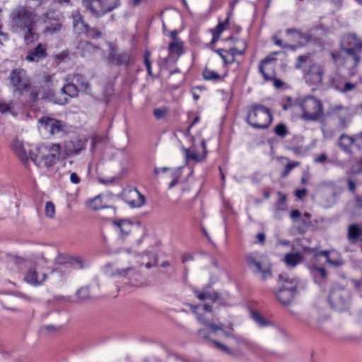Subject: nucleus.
I'll list each match as a JSON object with an SVG mask.
<instances>
[{
	"label": "nucleus",
	"instance_id": "1",
	"mask_svg": "<svg viewBox=\"0 0 362 362\" xmlns=\"http://www.w3.org/2000/svg\"><path fill=\"white\" fill-rule=\"evenodd\" d=\"M35 17L32 9L23 6L16 7L11 11L10 22L11 30L14 33L21 34L26 44L37 39L35 30Z\"/></svg>",
	"mask_w": 362,
	"mask_h": 362
},
{
	"label": "nucleus",
	"instance_id": "2",
	"mask_svg": "<svg viewBox=\"0 0 362 362\" xmlns=\"http://www.w3.org/2000/svg\"><path fill=\"white\" fill-rule=\"evenodd\" d=\"M36 155L32 157L33 163L40 168H49L59 160L61 146L57 144H42L36 148Z\"/></svg>",
	"mask_w": 362,
	"mask_h": 362
},
{
	"label": "nucleus",
	"instance_id": "3",
	"mask_svg": "<svg viewBox=\"0 0 362 362\" xmlns=\"http://www.w3.org/2000/svg\"><path fill=\"white\" fill-rule=\"evenodd\" d=\"M247 122L255 129H266L272 121V114L268 108L260 104H254L248 110Z\"/></svg>",
	"mask_w": 362,
	"mask_h": 362
},
{
	"label": "nucleus",
	"instance_id": "4",
	"mask_svg": "<svg viewBox=\"0 0 362 362\" xmlns=\"http://www.w3.org/2000/svg\"><path fill=\"white\" fill-rule=\"evenodd\" d=\"M245 261L249 269L262 280L272 277L271 266L265 262V257L262 253L250 252L246 255Z\"/></svg>",
	"mask_w": 362,
	"mask_h": 362
},
{
	"label": "nucleus",
	"instance_id": "5",
	"mask_svg": "<svg viewBox=\"0 0 362 362\" xmlns=\"http://www.w3.org/2000/svg\"><path fill=\"white\" fill-rule=\"evenodd\" d=\"M86 11L95 18H101L120 5V0H81Z\"/></svg>",
	"mask_w": 362,
	"mask_h": 362
},
{
	"label": "nucleus",
	"instance_id": "6",
	"mask_svg": "<svg viewBox=\"0 0 362 362\" xmlns=\"http://www.w3.org/2000/svg\"><path fill=\"white\" fill-rule=\"evenodd\" d=\"M279 280L283 284L276 292V296L280 303L284 305L290 303L294 298L299 280L296 278H291L286 273L279 275Z\"/></svg>",
	"mask_w": 362,
	"mask_h": 362
},
{
	"label": "nucleus",
	"instance_id": "7",
	"mask_svg": "<svg viewBox=\"0 0 362 362\" xmlns=\"http://www.w3.org/2000/svg\"><path fill=\"white\" fill-rule=\"evenodd\" d=\"M38 128L41 131H45L49 135L60 138L67 133V127L62 120L57 118L43 116L38 119Z\"/></svg>",
	"mask_w": 362,
	"mask_h": 362
},
{
	"label": "nucleus",
	"instance_id": "8",
	"mask_svg": "<svg viewBox=\"0 0 362 362\" xmlns=\"http://www.w3.org/2000/svg\"><path fill=\"white\" fill-rule=\"evenodd\" d=\"M191 309L197 316V320L202 324L209 327L213 332L216 333L218 331H222L223 335L226 337H234L232 331H226L221 328V327L215 325L208 321L207 315L212 312V306L209 305H192Z\"/></svg>",
	"mask_w": 362,
	"mask_h": 362
},
{
	"label": "nucleus",
	"instance_id": "9",
	"mask_svg": "<svg viewBox=\"0 0 362 362\" xmlns=\"http://www.w3.org/2000/svg\"><path fill=\"white\" fill-rule=\"evenodd\" d=\"M350 293L344 287L333 285L328 298L330 306L337 310L346 309L350 301Z\"/></svg>",
	"mask_w": 362,
	"mask_h": 362
},
{
	"label": "nucleus",
	"instance_id": "10",
	"mask_svg": "<svg viewBox=\"0 0 362 362\" xmlns=\"http://www.w3.org/2000/svg\"><path fill=\"white\" fill-rule=\"evenodd\" d=\"M300 106L303 111L302 117L306 121H315L322 114V105L314 97L305 98Z\"/></svg>",
	"mask_w": 362,
	"mask_h": 362
},
{
	"label": "nucleus",
	"instance_id": "11",
	"mask_svg": "<svg viewBox=\"0 0 362 362\" xmlns=\"http://www.w3.org/2000/svg\"><path fill=\"white\" fill-rule=\"evenodd\" d=\"M309 253L313 254L312 259L308 264H316L322 266L325 262L329 263L334 267H339L343 264L341 258H332L330 251L323 250L317 252L315 249H308Z\"/></svg>",
	"mask_w": 362,
	"mask_h": 362
},
{
	"label": "nucleus",
	"instance_id": "12",
	"mask_svg": "<svg viewBox=\"0 0 362 362\" xmlns=\"http://www.w3.org/2000/svg\"><path fill=\"white\" fill-rule=\"evenodd\" d=\"M190 141L192 142V146L190 148L182 147V151L183 152L184 156L187 161L188 160H194L196 162H202L203 161L206 156V141L202 139L201 141L202 149V151H198L196 148L194 144V138L190 137Z\"/></svg>",
	"mask_w": 362,
	"mask_h": 362
},
{
	"label": "nucleus",
	"instance_id": "13",
	"mask_svg": "<svg viewBox=\"0 0 362 362\" xmlns=\"http://www.w3.org/2000/svg\"><path fill=\"white\" fill-rule=\"evenodd\" d=\"M346 41L349 47L343 46L341 50L349 56L352 57L354 64L357 65L361 61L358 54L362 51V40L357 38L355 35H351L346 37Z\"/></svg>",
	"mask_w": 362,
	"mask_h": 362
},
{
	"label": "nucleus",
	"instance_id": "14",
	"mask_svg": "<svg viewBox=\"0 0 362 362\" xmlns=\"http://www.w3.org/2000/svg\"><path fill=\"white\" fill-rule=\"evenodd\" d=\"M9 80L15 90L21 92L29 86V80L26 71L23 69L13 70L9 75Z\"/></svg>",
	"mask_w": 362,
	"mask_h": 362
},
{
	"label": "nucleus",
	"instance_id": "15",
	"mask_svg": "<svg viewBox=\"0 0 362 362\" xmlns=\"http://www.w3.org/2000/svg\"><path fill=\"white\" fill-rule=\"evenodd\" d=\"M13 149L18 157L23 162L26 163L29 160H32V157H35V153H33L30 146L28 144H23L22 141L16 140L13 144Z\"/></svg>",
	"mask_w": 362,
	"mask_h": 362
},
{
	"label": "nucleus",
	"instance_id": "16",
	"mask_svg": "<svg viewBox=\"0 0 362 362\" xmlns=\"http://www.w3.org/2000/svg\"><path fill=\"white\" fill-rule=\"evenodd\" d=\"M44 82L45 86L42 88H47V90H44L45 97L53 99L56 103V99H59L58 95H60V89L57 90L56 88L58 80L56 78L55 75L45 76Z\"/></svg>",
	"mask_w": 362,
	"mask_h": 362
},
{
	"label": "nucleus",
	"instance_id": "17",
	"mask_svg": "<svg viewBox=\"0 0 362 362\" xmlns=\"http://www.w3.org/2000/svg\"><path fill=\"white\" fill-rule=\"evenodd\" d=\"M110 53L107 56L109 63L115 65H127L129 62V54L127 52L118 53L116 47L112 45H109Z\"/></svg>",
	"mask_w": 362,
	"mask_h": 362
},
{
	"label": "nucleus",
	"instance_id": "18",
	"mask_svg": "<svg viewBox=\"0 0 362 362\" xmlns=\"http://www.w3.org/2000/svg\"><path fill=\"white\" fill-rule=\"evenodd\" d=\"M47 274L45 272H40L36 267L28 269L25 275V281L33 286L41 285L46 279Z\"/></svg>",
	"mask_w": 362,
	"mask_h": 362
},
{
	"label": "nucleus",
	"instance_id": "19",
	"mask_svg": "<svg viewBox=\"0 0 362 362\" xmlns=\"http://www.w3.org/2000/svg\"><path fill=\"white\" fill-rule=\"evenodd\" d=\"M56 263L59 264H68L70 267L81 269L84 268V261L80 257H71L67 255H59L55 259Z\"/></svg>",
	"mask_w": 362,
	"mask_h": 362
},
{
	"label": "nucleus",
	"instance_id": "20",
	"mask_svg": "<svg viewBox=\"0 0 362 362\" xmlns=\"http://www.w3.org/2000/svg\"><path fill=\"white\" fill-rule=\"evenodd\" d=\"M47 57L46 45L39 43L35 48L30 49L25 59L30 62H38Z\"/></svg>",
	"mask_w": 362,
	"mask_h": 362
},
{
	"label": "nucleus",
	"instance_id": "21",
	"mask_svg": "<svg viewBox=\"0 0 362 362\" xmlns=\"http://www.w3.org/2000/svg\"><path fill=\"white\" fill-rule=\"evenodd\" d=\"M64 84L62 88H60V95H63V98H59L56 99V103L60 105H64L68 103V97L74 98L76 97L79 93L76 87L73 83Z\"/></svg>",
	"mask_w": 362,
	"mask_h": 362
},
{
	"label": "nucleus",
	"instance_id": "22",
	"mask_svg": "<svg viewBox=\"0 0 362 362\" xmlns=\"http://www.w3.org/2000/svg\"><path fill=\"white\" fill-rule=\"evenodd\" d=\"M193 292L197 298L200 300H209L212 302H216L219 298L218 293L214 291L209 284H207L201 290L198 288H194Z\"/></svg>",
	"mask_w": 362,
	"mask_h": 362
},
{
	"label": "nucleus",
	"instance_id": "23",
	"mask_svg": "<svg viewBox=\"0 0 362 362\" xmlns=\"http://www.w3.org/2000/svg\"><path fill=\"white\" fill-rule=\"evenodd\" d=\"M325 70L321 64L313 63L308 70L307 75L308 78L314 84H320L322 83Z\"/></svg>",
	"mask_w": 362,
	"mask_h": 362
},
{
	"label": "nucleus",
	"instance_id": "24",
	"mask_svg": "<svg viewBox=\"0 0 362 362\" xmlns=\"http://www.w3.org/2000/svg\"><path fill=\"white\" fill-rule=\"evenodd\" d=\"M83 149H85V144L81 140L67 141L64 144V152L68 156L77 155Z\"/></svg>",
	"mask_w": 362,
	"mask_h": 362
},
{
	"label": "nucleus",
	"instance_id": "25",
	"mask_svg": "<svg viewBox=\"0 0 362 362\" xmlns=\"http://www.w3.org/2000/svg\"><path fill=\"white\" fill-rule=\"evenodd\" d=\"M67 81L73 83L79 92L88 93L90 90V83L81 74H76L72 76H69Z\"/></svg>",
	"mask_w": 362,
	"mask_h": 362
},
{
	"label": "nucleus",
	"instance_id": "26",
	"mask_svg": "<svg viewBox=\"0 0 362 362\" xmlns=\"http://www.w3.org/2000/svg\"><path fill=\"white\" fill-rule=\"evenodd\" d=\"M233 339L235 342V349L240 354L247 351H253L255 347L254 343L243 337L236 336L233 337Z\"/></svg>",
	"mask_w": 362,
	"mask_h": 362
},
{
	"label": "nucleus",
	"instance_id": "27",
	"mask_svg": "<svg viewBox=\"0 0 362 362\" xmlns=\"http://www.w3.org/2000/svg\"><path fill=\"white\" fill-rule=\"evenodd\" d=\"M278 54L277 52H273L263 59L259 65V71L262 75L265 81H271L274 78V74L272 73H267L265 71V66L276 61L275 56Z\"/></svg>",
	"mask_w": 362,
	"mask_h": 362
},
{
	"label": "nucleus",
	"instance_id": "28",
	"mask_svg": "<svg viewBox=\"0 0 362 362\" xmlns=\"http://www.w3.org/2000/svg\"><path fill=\"white\" fill-rule=\"evenodd\" d=\"M287 35H293V40L297 42L300 46L305 45L311 37L308 33H303L300 30L296 28H288L286 30Z\"/></svg>",
	"mask_w": 362,
	"mask_h": 362
},
{
	"label": "nucleus",
	"instance_id": "29",
	"mask_svg": "<svg viewBox=\"0 0 362 362\" xmlns=\"http://www.w3.org/2000/svg\"><path fill=\"white\" fill-rule=\"evenodd\" d=\"M71 16L74 31L78 34L84 33L87 30L88 25L83 20L81 13L78 11H74L72 12Z\"/></svg>",
	"mask_w": 362,
	"mask_h": 362
},
{
	"label": "nucleus",
	"instance_id": "30",
	"mask_svg": "<svg viewBox=\"0 0 362 362\" xmlns=\"http://www.w3.org/2000/svg\"><path fill=\"white\" fill-rule=\"evenodd\" d=\"M308 269L315 281L323 280L327 277V272L322 266L308 264Z\"/></svg>",
	"mask_w": 362,
	"mask_h": 362
},
{
	"label": "nucleus",
	"instance_id": "31",
	"mask_svg": "<svg viewBox=\"0 0 362 362\" xmlns=\"http://www.w3.org/2000/svg\"><path fill=\"white\" fill-rule=\"evenodd\" d=\"M347 237L351 242H355L358 238L362 240V223L350 225L348 228Z\"/></svg>",
	"mask_w": 362,
	"mask_h": 362
},
{
	"label": "nucleus",
	"instance_id": "32",
	"mask_svg": "<svg viewBox=\"0 0 362 362\" xmlns=\"http://www.w3.org/2000/svg\"><path fill=\"white\" fill-rule=\"evenodd\" d=\"M78 49L81 50L83 57H88L89 54L95 52L98 47L87 41H81L78 45Z\"/></svg>",
	"mask_w": 362,
	"mask_h": 362
},
{
	"label": "nucleus",
	"instance_id": "33",
	"mask_svg": "<svg viewBox=\"0 0 362 362\" xmlns=\"http://www.w3.org/2000/svg\"><path fill=\"white\" fill-rule=\"evenodd\" d=\"M168 52L170 56L180 57L184 53L183 42L171 41L168 45Z\"/></svg>",
	"mask_w": 362,
	"mask_h": 362
},
{
	"label": "nucleus",
	"instance_id": "34",
	"mask_svg": "<svg viewBox=\"0 0 362 362\" xmlns=\"http://www.w3.org/2000/svg\"><path fill=\"white\" fill-rule=\"evenodd\" d=\"M284 261L288 266L294 267L303 261V255L300 252L288 253Z\"/></svg>",
	"mask_w": 362,
	"mask_h": 362
},
{
	"label": "nucleus",
	"instance_id": "35",
	"mask_svg": "<svg viewBox=\"0 0 362 362\" xmlns=\"http://www.w3.org/2000/svg\"><path fill=\"white\" fill-rule=\"evenodd\" d=\"M113 224L117 227L122 235H128L132 230V223L126 219L114 221Z\"/></svg>",
	"mask_w": 362,
	"mask_h": 362
},
{
	"label": "nucleus",
	"instance_id": "36",
	"mask_svg": "<svg viewBox=\"0 0 362 362\" xmlns=\"http://www.w3.org/2000/svg\"><path fill=\"white\" fill-rule=\"evenodd\" d=\"M279 199L277 202L275 204V211L274 216L275 217H278L279 213L281 211H284L287 209V204H286V196L281 192H278L277 193Z\"/></svg>",
	"mask_w": 362,
	"mask_h": 362
},
{
	"label": "nucleus",
	"instance_id": "37",
	"mask_svg": "<svg viewBox=\"0 0 362 362\" xmlns=\"http://www.w3.org/2000/svg\"><path fill=\"white\" fill-rule=\"evenodd\" d=\"M45 26L43 29V33L53 34L59 31L62 29V24L57 19L53 21H45Z\"/></svg>",
	"mask_w": 362,
	"mask_h": 362
},
{
	"label": "nucleus",
	"instance_id": "38",
	"mask_svg": "<svg viewBox=\"0 0 362 362\" xmlns=\"http://www.w3.org/2000/svg\"><path fill=\"white\" fill-rule=\"evenodd\" d=\"M354 141L355 140L353 137L346 134H342L340 136L339 141V146L344 151L349 152L350 150V147L352 146Z\"/></svg>",
	"mask_w": 362,
	"mask_h": 362
},
{
	"label": "nucleus",
	"instance_id": "39",
	"mask_svg": "<svg viewBox=\"0 0 362 362\" xmlns=\"http://www.w3.org/2000/svg\"><path fill=\"white\" fill-rule=\"evenodd\" d=\"M136 273L135 269L129 267L126 269L116 270L113 276L121 279H130Z\"/></svg>",
	"mask_w": 362,
	"mask_h": 362
},
{
	"label": "nucleus",
	"instance_id": "40",
	"mask_svg": "<svg viewBox=\"0 0 362 362\" xmlns=\"http://www.w3.org/2000/svg\"><path fill=\"white\" fill-rule=\"evenodd\" d=\"M203 78L206 81H212L214 82L222 81L223 77L216 71L206 67L202 72Z\"/></svg>",
	"mask_w": 362,
	"mask_h": 362
},
{
	"label": "nucleus",
	"instance_id": "41",
	"mask_svg": "<svg viewBox=\"0 0 362 362\" xmlns=\"http://www.w3.org/2000/svg\"><path fill=\"white\" fill-rule=\"evenodd\" d=\"M88 206L90 209L93 211H98L107 207L103 204L102 197L100 195H98L93 199L89 200L88 202Z\"/></svg>",
	"mask_w": 362,
	"mask_h": 362
},
{
	"label": "nucleus",
	"instance_id": "42",
	"mask_svg": "<svg viewBox=\"0 0 362 362\" xmlns=\"http://www.w3.org/2000/svg\"><path fill=\"white\" fill-rule=\"evenodd\" d=\"M134 194L136 195V199L127 201L128 204L132 208H139L145 204V197L137 189H134Z\"/></svg>",
	"mask_w": 362,
	"mask_h": 362
},
{
	"label": "nucleus",
	"instance_id": "43",
	"mask_svg": "<svg viewBox=\"0 0 362 362\" xmlns=\"http://www.w3.org/2000/svg\"><path fill=\"white\" fill-rule=\"evenodd\" d=\"M251 317L252 320L261 327H267L272 324L270 321L267 320L260 313L256 311H252L251 313Z\"/></svg>",
	"mask_w": 362,
	"mask_h": 362
},
{
	"label": "nucleus",
	"instance_id": "44",
	"mask_svg": "<svg viewBox=\"0 0 362 362\" xmlns=\"http://www.w3.org/2000/svg\"><path fill=\"white\" fill-rule=\"evenodd\" d=\"M239 45L238 47H233L228 50L235 59L236 55H242L245 53L246 48V42L244 40H238Z\"/></svg>",
	"mask_w": 362,
	"mask_h": 362
},
{
	"label": "nucleus",
	"instance_id": "45",
	"mask_svg": "<svg viewBox=\"0 0 362 362\" xmlns=\"http://www.w3.org/2000/svg\"><path fill=\"white\" fill-rule=\"evenodd\" d=\"M230 18V17H228V16L224 21H220L218 24L216 26V28L214 30H212V33H214L220 36L221 33L226 29V26L229 23Z\"/></svg>",
	"mask_w": 362,
	"mask_h": 362
},
{
	"label": "nucleus",
	"instance_id": "46",
	"mask_svg": "<svg viewBox=\"0 0 362 362\" xmlns=\"http://www.w3.org/2000/svg\"><path fill=\"white\" fill-rule=\"evenodd\" d=\"M275 134L281 137H285L288 135V132L285 124H279L276 126L274 129Z\"/></svg>",
	"mask_w": 362,
	"mask_h": 362
},
{
	"label": "nucleus",
	"instance_id": "47",
	"mask_svg": "<svg viewBox=\"0 0 362 362\" xmlns=\"http://www.w3.org/2000/svg\"><path fill=\"white\" fill-rule=\"evenodd\" d=\"M77 297L83 300L88 299L90 297L89 288L87 286L81 287L76 292Z\"/></svg>",
	"mask_w": 362,
	"mask_h": 362
},
{
	"label": "nucleus",
	"instance_id": "48",
	"mask_svg": "<svg viewBox=\"0 0 362 362\" xmlns=\"http://www.w3.org/2000/svg\"><path fill=\"white\" fill-rule=\"evenodd\" d=\"M84 33H86L88 37L93 39L100 37L102 35L100 30L96 28H90L88 25L87 26V30H86Z\"/></svg>",
	"mask_w": 362,
	"mask_h": 362
},
{
	"label": "nucleus",
	"instance_id": "49",
	"mask_svg": "<svg viewBox=\"0 0 362 362\" xmlns=\"http://www.w3.org/2000/svg\"><path fill=\"white\" fill-rule=\"evenodd\" d=\"M300 163L297 161L288 163L284 170L281 173V177H286L294 168L298 167Z\"/></svg>",
	"mask_w": 362,
	"mask_h": 362
},
{
	"label": "nucleus",
	"instance_id": "50",
	"mask_svg": "<svg viewBox=\"0 0 362 362\" xmlns=\"http://www.w3.org/2000/svg\"><path fill=\"white\" fill-rule=\"evenodd\" d=\"M45 214L48 218H53L55 214V206L52 202H47L45 204Z\"/></svg>",
	"mask_w": 362,
	"mask_h": 362
},
{
	"label": "nucleus",
	"instance_id": "51",
	"mask_svg": "<svg viewBox=\"0 0 362 362\" xmlns=\"http://www.w3.org/2000/svg\"><path fill=\"white\" fill-rule=\"evenodd\" d=\"M272 40H273L274 43L276 45L281 47L282 48H288V49H293V50L296 49L294 45H291L287 43H283L282 40L278 37L277 34H276L273 36Z\"/></svg>",
	"mask_w": 362,
	"mask_h": 362
},
{
	"label": "nucleus",
	"instance_id": "52",
	"mask_svg": "<svg viewBox=\"0 0 362 362\" xmlns=\"http://www.w3.org/2000/svg\"><path fill=\"white\" fill-rule=\"evenodd\" d=\"M212 343L218 349L224 352L225 354H226L228 355L233 354V351L230 349H229L228 347H227L226 346H225L224 344H223L217 341H212Z\"/></svg>",
	"mask_w": 362,
	"mask_h": 362
},
{
	"label": "nucleus",
	"instance_id": "53",
	"mask_svg": "<svg viewBox=\"0 0 362 362\" xmlns=\"http://www.w3.org/2000/svg\"><path fill=\"white\" fill-rule=\"evenodd\" d=\"M220 52L225 54V64H231L235 62V59L233 58V57L232 56L228 49L221 50Z\"/></svg>",
	"mask_w": 362,
	"mask_h": 362
},
{
	"label": "nucleus",
	"instance_id": "54",
	"mask_svg": "<svg viewBox=\"0 0 362 362\" xmlns=\"http://www.w3.org/2000/svg\"><path fill=\"white\" fill-rule=\"evenodd\" d=\"M199 116H197L194 120L192 122V123L190 124V125L189 126V127L185 130V131H182V130H179L178 132L182 133L184 134V136L187 138H190L192 137L190 136V129L195 124H197V122H199Z\"/></svg>",
	"mask_w": 362,
	"mask_h": 362
},
{
	"label": "nucleus",
	"instance_id": "55",
	"mask_svg": "<svg viewBox=\"0 0 362 362\" xmlns=\"http://www.w3.org/2000/svg\"><path fill=\"white\" fill-rule=\"evenodd\" d=\"M166 114H167V109L165 107L157 108V109H155L153 111L154 116L158 119L163 118L166 115Z\"/></svg>",
	"mask_w": 362,
	"mask_h": 362
},
{
	"label": "nucleus",
	"instance_id": "56",
	"mask_svg": "<svg viewBox=\"0 0 362 362\" xmlns=\"http://www.w3.org/2000/svg\"><path fill=\"white\" fill-rule=\"evenodd\" d=\"M149 57H150V52H146L145 53V65H146V69L148 71V74L149 75H151L152 74V69H151V62H150V60H149Z\"/></svg>",
	"mask_w": 362,
	"mask_h": 362
},
{
	"label": "nucleus",
	"instance_id": "57",
	"mask_svg": "<svg viewBox=\"0 0 362 362\" xmlns=\"http://www.w3.org/2000/svg\"><path fill=\"white\" fill-rule=\"evenodd\" d=\"M309 57L307 56V55H300L298 57V63H296V67L297 69H300L301 68V64L302 63H304L305 62H307V60L308 59Z\"/></svg>",
	"mask_w": 362,
	"mask_h": 362
},
{
	"label": "nucleus",
	"instance_id": "58",
	"mask_svg": "<svg viewBox=\"0 0 362 362\" xmlns=\"http://www.w3.org/2000/svg\"><path fill=\"white\" fill-rule=\"evenodd\" d=\"M70 181L71 183L77 185L81 182V178L76 173H71L70 174Z\"/></svg>",
	"mask_w": 362,
	"mask_h": 362
},
{
	"label": "nucleus",
	"instance_id": "59",
	"mask_svg": "<svg viewBox=\"0 0 362 362\" xmlns=\"http://www.w3.org/2000/svg\"><path fill=\"white\" fill-rule=\"evenodd\" d=\"M197 334L199 337L204 338V339H209V333L206 329H200L197 332Z\"/></svg>",
	"mask_w": 362,
	"mask_h": 362
},
{
	"label": "nucleus",
	"instance_id": "60",
	"mask_svg": "<svg viewBox=\"0 0 362 362\" xmlns=\"http://www.w3.org/2000/svg\"><path fill=\"white\" fill-rule=\"evenodd\" d=\"M240 0H233L229 6V11L228 12V17H230L233 15V11L236 6V4L239 2Z\"/></svg>",
	"mask_w": 362,
	"mask_h": 362
},
{
	"label": "nucleus",
	"instance_id": "61",
	"mask_svg": "<svg viewBox=\"0 0 362 362\" xmlns=\"http://www.w3.org/2000/svg\"><path fill=\"white\" fill-rule=\"evenodd\" d=\"M178 32L176 30H174L169 33V36L172 39V41H182L178 37Z\"/></svg>",
	"mask_w": 362,
	"mask_h": 362
},
{
	"label": "nucleus",
	"instance_id": "62",
	"mask_svg": "<svg viewBox=\"0 0 362 362\" xmlns=\"http://www.w3.org/2000/svg\"><path fill=\"white\" fill-rule=\"evenodd\" d=\"M307 194V190L305 189H298L296 192V197L302 199Z\"/></svg>",
	"mask_w": 362,
	"mask_h": 362
},
{
	"label": "nucleus",
	"instance_id": "63",
	"mask_svg": "<svg viewBox=\"0 0 362 362\" xmlns=\"http://www.w3.org/2000/svg\"><path fill=\"white\" fill-rule=\"evenodd\" d=\"M327 157L325 153L320 154L318 157L315 158L316 163H323L326 161Z\"/></svg>",
	"mask_w": 362,
	"mask_h": 362
},
{
	"label": "nucleus",
	"instance_id": "64",
	"mask_svg": "<svg viewBox=\"0 0 362 362\" xmlns=\"http://www.w3.org/2000/svg\"><path fill=\"white\" fill-rule=\"evenodd\" d=\"M10 110V107L8 104L5 103H0V112L1 113H6Z\"/></svg>",
	"mask_w": 362,
	"mask_h": 362
}]
</instances>
